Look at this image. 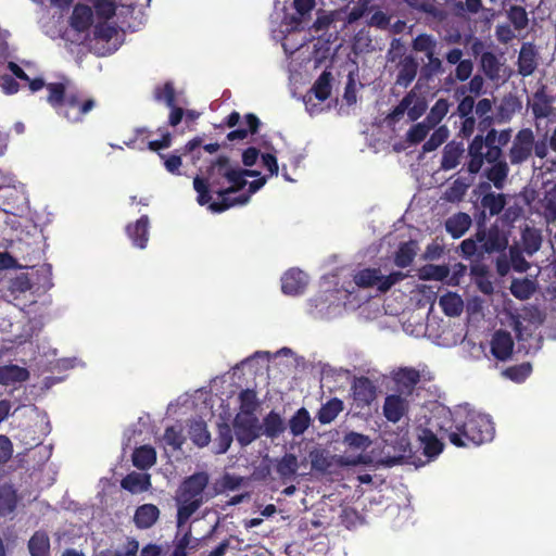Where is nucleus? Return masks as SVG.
I'll return each instance as SVG.
<instances>
[{"label":"nucleus","instance_id":"47","mask_svg":"<svg viewBox=\"0 0 556 556\" xmlns=\"http://www.w3.org/2000/svg\"><path fill=\"white\" fill-rule=\"evenodd\" d=\"M182 149H176L170 154H160L165 169L173 175H180V167L182 165Z\"/></svg>","mask_w":556,"mask_h":556},{"label":"nucleus","instance_id":"58","mask_svg":"<svg viewBox=\"0 0 556 556\" xmlns=\"http://www.w3.org/2000/svg\"><path fill=\"white\" fill-rule=\"evenodd\" d=\"M428 63L422 67L421 73L426 78H430L433 75L442 74L444 72L442 61L435 56V51L426 54Z\"/></svg>","mask_w":556,"mask_h":556},{"label":"nucleus","instance_id":"30","mask_svg":"<svg viewBox=\"0 0 556 556\" xmlns=\"http://www.w3.org/2000/svg\"><path fill=\"white\" fill-rule=\"evenodd\" d=\"M131 458L135 467L140 470H146L155 464L156 452L150 445H142L135 448Z\"/></svg>","mask_w":556,"mask_h":556},{"label":"nucleus","instance_id":"46","mask_svg":"<svg viewBox=\"0 0 556 556\" xmlns=\"http://www.w3.org/2000/svg\"><path fill=\"white\" fill-rule=\"evenodd\" d=\"M343 444L353 451H366L371 445L368 435L350 431L343 437Z\"/></svg>","mask_w":556,"mask_h":556},{"label":"nucleus","instance_id":"1","mask_svg":"<svg viewBox=\"0 0 556 556\" xmlns=\"http://www.w3.org/2000/svg\"><path fill=\"white\" fill-rule=\"evenodd\" d=\"M431 425L456 447L481 445L492 441L495 433L489 416L466 409L441 407L434 412Z\"/></svg>","mask_w":556,"mask_h":556},{"label":"nucleus","instance_id":"17","mask_svg":"<svg viewBox=\"0 0 556 556\" xmlns=\"http://www.w3.org/2000/svg\"><path fill=\"white\" fill-rule=\"evenodd\" d=\"M483 148L485 146L481 134L475 136L468 146L469 161L467 163V170L471 175L478 174L483 166L485 154L483 153Z\"/></svg>","mask_w":556,"mask_h":556},{"label":"nucleus","instance_id":"40","mask_svg":"<svg viewBox=\"0 0 556 556\" xmlns=\"http://www.w3.org/2000/svg\"><path fill=\"white\" fill-rule=\"evenodd\" d=\"M416 100V93L412 90L407 92L400 103L393 108V110L386 116V122L388 125H393L397 123L405 113H407V109L410 104Z\"/></svg>","mask_w":556,"mask_h":556},{"label":"nucleus","instance_id":"24","mask_svg":"<svg viewBox=\"0 0 556 556\" xmlns=\"http://www.w3.org/2000/svg\"><path fill=\"white\" fill-rule=\"evenodd\" d=\"M471 217L467 213L458 212L445 222L446 231L455 239L463 237L471 226Z\"/></svg>","mask_w":556,"mask_h":556},{"label":"nucleus","instance_id":"34","mask_svg":"<svg viewBox=\"0 0 556 556\" xmlns=\"http://www.w3.org/2000/svg\"><path fill=\"white\" fill-rule=\"evenodd\" d=\"M506 205V195L504 193L486 192L481 198V206L488 211L490 216H496L502 213Z\"/></svg>","mask_w":556,"mask_h":556},{"label":"nucleus","instance_id":"6","mask_svg":"<svg viewBox=\"0 0 556 556\" xmlns=\"http://www.w3.org/2000/svg\"><path fill=\"white\" fill-rule=\"evenodd\" d=\"M510 230L501 227L495 220L489 228L485 227V212H481L478 219L476 238L480 243V254H493L505 252L508 248Z\"/></svg>","mask_w":556,"mask_h":556},{"label":"nucleus","instance_id":"41","mask_svg":"<svg viewBox=\"0 0 556 556\" xmlns=\"http://www.w3.org/2000/svg\"><path fill=\"white\" fill-rule=\"evenodd\" d=\"M480 11L491 12V9H484L482 0L454 1L453 12L458 17H465L466 14H477Z\"/></svg>","mask_w":556,"mask_h":556},{"label":"nucleus","instance_id":"44","mask_svg":"<svg viewBox=\"0 0 556 556\" xmlns=\"http://www.w3.org/2000/svg\"><path fill=\"white\" fill-rule=\"evenodd\" d=\"M450 103L446 99H439L430 109V112L425 118V122L432 128L435 127L447 114Z\"/></svg>","mask_w":556,"mask_h":556},{"label":"nucleus","instance_id":"61","mask_svg":"<svg viewBox=\"0 0 556 556\" xmlns=\"http://www.w3.org/2000/svg\"><path fill=\"white\" fill-rule=\"evenodd\" d=\"M406 278V275L402 271H393L388 276H382L380 274L378 290L380 292L389 291L395 283L402 281Z\"/></svg>","mask_w":556,"mask_h":556},{"label":"nucleus","instance_id":"55","mask_svg":"<svg viewBox=\"0 0 556 556\" xmlns=\"http://www.w3.org/2000/svg\"><path fill=\"white\" fill-rule=\"evenodd\" d=\"M202 143V137L197 136L189 140L184 147H181L184 155L190 156L192 165H197L201 159Z\"/></svg>","mask_w":556,"mask_h":556},{"label":"nucleus","instance_id":"39","mask_svg":"<svg viewBox=\"0 0 556 556\" xmlns=\"http://www.w3.org/2000/svg\"><path fill=\"white\" fill-rule=\"evenodd\" d=\"M331 73L324 71L314 83L311 91L319 101L327 100L331 94Z\"/></svg>","mask_w":556,"mask_h":556},{"label":"nucleus","instance_id":"21","mask_svg":"<svg viewBox=\"0 0 556 556\" xmlns=\"http://www.w3.org/2000/svg\"><path fill=\"white\" fill-rule=\"evenodd\" d=\"M121 486L132 494L141 493L151 486V477L149 473L132 471L122 479Z\"/></svg>","mask_w":556,"mask_h":556},{"label":"nucleus","instance_id":"20","mask_svg":"<svg viewBox=\"0 0 556 556\" xmlns=\"http://www.w3.org/2000/svg\"><path fill=\"white\" fill-rule=\"evenodd\" d=\"M418 62L413 55H405L399 64L396 84L401 87H408L416 78Z\"/></svg>","mask_w":556,"mask_h":556},{"label":"nucleus","instance_id":"56","mask_svg":"<svg viewBox=\"0 0 556 556\" xmlns=\"http://www.w3.org/2000/svg\"><path fill=\"white\" fill-rule=\"evenodd\" d=\"M309 458L312 468L320 472H326L332 465L325 451L314 450L309 453Z\"/></svg>","mask_w":556,"mask_h":556},{"label":"nucleus","instance_id":"7","mask_svg":"<svg viewBox=\"0 0 556 556\" xmlns=\"http://www.w3.org/2000/svg\"><path fill=\"white\" fill-rule=\"evenodd\" d=\"M381 439L388 464L395 465L402 463L403 459H413L407 426L397 427L396 430L386 428L381 432ZM410 463L415 464V460H410Z\"/></svg>","mask_w":556,"mask_h":556},{"label":"nucleus","instance_id":"27","mask_svg":"<svg viewBox=\"0 0 556 556\" xmlns=\"http://www.w3.org/2000/svg\"><path fill=\"white\" fill-rule=\"evenodd\" d=\"M464 153L462 142H448L442 152L441 169L451 170L459 164L460 156Z\"/></svg>","mask_w":556,"mask_h":556},{"label":"nucleus","instance_id":"50","mask_svg":"<svg viewBox=\"0 0 556 556\" xmlns=\"http://www.w3.org/2000/svg\"><path fill=\"white\" fill-rule=\"evenodd\" d=\"M432 127L425 121L414 124L406 134V141L415 146L424 141Z\"/></svg>","mask_w":556,"mask_h":556},{"label":"nucleus","instance_id":"33","mask_svg":"<svg viewBox=\"0 0 556 556\" xmlns=\"http://www.w3.org/2000/svg\"><path fill=\"white\" fill-rule=\"evenodd\" d=\"M30 556H49L50 540L48 534L42 531H36L28 541Z\"/></svg>","mask_w":556,"mask_h":556},{"label":"nucleus","instance_id":"63","mask_svg":"<svg viewBox=\"0 0 556 556\" xmlns=\"http://www.w3.org/2000/svg\"><path fill=\"white\" fill-rule=\"evenodd\" d=\"M165 442L170 445L174 450H178L185 442V438L181 434V430L174 426L167 427L164 433Z\"/></svg>","mask_w":556,"mask_h":556},{"label":"nucleus","instance_id":"60","mask_svg":"<svg viewBox=\"0 0 556 556\" xmlns=\"http://www.w3.org/2000/svg\"><path fill=\"white\" fill-rule=\"evenodd\" d=\"M191 530H187L180 538L176 536L175 547L170 556H187V549L195 548L197 544L190 546Z\"/></svg>","mask_w":556,"mask_h":556},{"label":"nucleus","instance_id":"37","mask_svg":"<svg viewBox=\"0 0 556 556\" xmlns=\"http://www.w3.org/2000/svg\"><path fill=\"white\" fill-rule=\"evenodd\" d=\"M508 174L509 166L506 162H495L485 170V177L498 190L504 188Z\"/></svg>","mask_w":556,"mask_h":556},{"label":"nucleus","instance_id":"53","mask_svg":"<svg viewBox=\"0 0 556 556\" xmlns=\"http://www.w3.org/2000/svg\"><path fill=\"white\" fill-rule=\"evenodd\" d=\"M508 18L514 25L515 29L521 30L527 27L529 23L527 11L523 7L511 5L508 10Z\"/></svg>","mask_w":556,"mask_h":556},{"label":"nucleus","instance_id":"48","mask_svg":"<svg viewBox=\"0 0 556 556\" xmlns=\"http://www.w3.org/2000/svg\"><path fill=\"white\" fill-rule=\"evenodd\" d=\"M315 0H293V8L299 17H293L295 28H304L302 23L309 17L312 10L315 7Z\"/></svg>","mask_w":556,"mask_h":556},{"label":"nucleus","instance_id":"49","mask_svg":"<svg viewBox=\"0 0 556 556\" xmlns=\"http://www.w3.org/2000/svg\"><path fill=\"white\" fill-rule=\"evenodd\" d=\"M448 138V129L446 126L438 127L430 136V138L424 143L422 151L425 153L437 150L443 144Z\"/></svg>","mask_w":556,"mask_h":556},{"label":"nucleus","instance_id":"43","mask_svg":"<svg viewBox=\"0 0 556 556\" xmlns=\"http://www.w3.org/2000/svg\"><path fill=\"white\" fill-rule=\"evenodd\" d=\"M233 440L232 429L226 422L218 424L216 438V453L224 454L228 451Z\"/></svg>","mask_w":556,"mask_h":556},{"label":"nucleus","instance_id":"28","mask_svg":"<svg viewBox=\"0 0 556 556\" xmlns=\"http://www.w3.org/2000/svg\"><path fill=\"white\" fill-rule=\"evenodd\" d=\"M417 254V242L409 240L400 243L395 251L393 262L400 268H406L414 262Z\"/></svg>","mask_w":556,"mask_h":556},{"label":"nucleus","instance_id":"19","mask_svg":"<svg viewBox=\"0 0 556 556\" xmlns=\"http://www.w3.org/2000/svg\"><path fill=\"white\" fill-rule=\"evenodd\" d=\"M21 500L17 490L13 484H0V517H7L12 514Z\"/></svg>","mask_w":556,"mask_h":556},{"label":"nucleus","instance_id":"52","mask_svg":"<svg viewBox=\"0 0 556 556\" xmlns=\"http://www.w3.org/2000/svg\"><path fill=\"white\" fill-rule=\"evenodd\" d=\"M523 252L517 244L509 247L510 265L515 271L525 273L530 267V264L522 254Z\"/></svg>","mask_w":556,"mask_h":556},{"label":"nucleus","instance_id":"12","mask_svg":"<svg viewBox=\"0 0 556 556\" xmlns=\"http://www.w3.org/2000/svg\"><path fill=\"white\" fill-rule=\"evenodd\" d=\"M353 399L357 407L369 406L377 397V388L367 377L355 378L352 384Z\"/></svg>","mask_w":556,"mask_h":556},{"label":"nucleus","instance_id":"14","mask_svg":"<svg viewBox=\"0 0 556 556\" xmlns=\"http://www.w3.org/2000/svg\"><path fill=\"white\" fill-rule=\"evenodd\" d=\"M30 377L29 370L15 364L0 366V386L16 389Z\"/></svg>","mask_w":556,"mask_h":556},{"label":"nucleus","instance_id":"11","mask_svg":"<svg viewBox=\"0 0 556 556\" xmlns=\"http://www.w3.org/2000/svg\"><path fill=\"white\" fill-rule=\"evenodd\" d=\"M533 153V131L530 128L520 129L513 141L508 156L513 165H520Z\"/></svg>","mask_w":556,"mask_h":556},{"label":"nucleus","instance_id":"36","mask_svg":"<svg viewBox=\"0 0 556 556\" xmlns=\"http://www.w3.org/2000/svg\"><path fill=\"white\" fill-rule=\"evenodd\" d=\"M536 283L530 278L513 279L510 285V293L518 300H528L535 292Z\"/></svg>","mask_w":556,"mask_h":556},{"label":"nucleus","instance_id":"9","mask_svg":"<svg viewBox=\"0 0 556 556\" xmlns=\"http://www.w3.org/2000/svg\"><path fill=\"white\" fill-rule=\"evenodd\" d=\"M232 426L236 439L241 446H247L261 437L262 427L257 417L251 412L237 414Z\"/></svg>","mask_w":556,"mask_h":556},{"label":"nucleus","instance_id":"31","mask_svg":"<svg viewBox=\"0 0 556 556\" xmlns=\"http://www.w3.org/2000/svg\"><path fill=\"white\" fill-rule=\"evenodd\" d=\"M343 408V402L338 397H332L321 405L317 413V419L321 425L330 424L337 418Z\"/></svg>","mask_w":556,"mask_h":556},{"label":"nucleus","instance_id":"51","mask_svg":"<svg viewBox=\"0 0 556 556\" xmlns=\"http://www.w3.org/2000/svg\"><path fill=\"white\" fill-rule=\"evenodd\" d=\"M481 67L489 78L494 79L498 76L500 63L494 53L486 51L481 54Z\"/></svg>","mask_w":556,"mask_h":556},{"label":"nucleus","instance_id":"35","mask_svg":"<svg viewBox=\"0 0 556 556\" xmlns=\"http://www.w3.org/2000/svg\"><path fill=\"white\" fill-rule=\"evenodd\" d=\"M299 469L298 457L292 453H286L277 460L276 471L282 480L292 479Z\"/></svg>","mask_w":556,"mask_h":556},{"label":"nucleus","instance_id":"16","mask_svg":"<svg viewBox=\"0 0 556 556\" xmlns=\"http://www.w3.org/2000/svg\"><path fill=\"white\" fill-rule=\"evenodd\" d=\"M382 410L388 421L396 424L408 412V402L399 394H390L384 399Z\"/></svg>","mask_w":556,"mask_h":556},{"label":"nucleus","instance_id":"29","mask_svg":"<svg viewBox=\"0 0 556 556\" xmlns=\"http://www.w3.org/2000/svg\"><path fill=\"white\" fill-rule=\"evenodd\" d=\"M439 305L443 313L448 317H458L464 309V301L455 292H447L439 300Z\"/></svg>","mask_w":556,"mask_h":556},{"label":"nucleus","instance_id":"26","mask_svg":"<svg viewBox=\"0 0 556 556\" xmlns=\"http://www.w3.org/2000/svg\"><path fill=\"white\" fill-rule=\"evenodd\" d=\"M261 435L270 439L278 438L286 430V425L281 416L275 410H270L264 418L261 425Z\"/></svg>","mask_w":556,"mask_h":556},{"label":"nucleus","instance_id":"5","mask_svg":"<svg viewBox=\"0 0 556 556\" xmlns=\"http://www.w3.org/2000/svg\"><path fill=\"white\" fill-rule=\"evenodd\" d=\"M232 163L226 155H219L210 163L203 175L193 178V188L198 193L197 201L200 205L212 203V192L217 194L219 189L225 188Z\"/></svg>","mask_w":556,"mask_h":556},{"label":"nucleus","instance_id":"25","mask_svg":"<svg viewBox=\"0 0 556 556\" xmlns=\"http://www.w3.org/2000/svg\"><path fill=\"white\" fill-rule=\"evenodd\" d=\"M542 241L543 238L540 229L529 225H525V227L521 229L522 250L529 256L533 255L540 250Z\"/></svg>","mask_w":556,"mask_h":556},{"label":"nucleus","instance_id":"4","mask_svg":"<svg viewBox=\"0 0 556 556\" xmlns=\"http://www.w3.org/2000/svg\"><path fill=\"white\" fill-rule=\"evenodd\" d=\"M530 350H481L488 359L489 368L500 369L501 376L515 383L525 382L532 374V364L521 361V355H527Z\"/></svg>","mask_w":556,"mask_h":556},{"label":"nucleus","instance_id":"62","mask_svg":"<svg viewBox=\"0 0 556 556\" xmlns=\"http://www.w3.org/2000/svg\"><path fill=\"white\" fill-rule=\"evenodd\" d=\"M420 380L419 371L413 368L403 369L397 374L396 381L405 388L415 387Z\"/></svg>","mask_w":556,"mask_h":556},{"label":"nucleus","instance_id":"13","mask_svg":"<svg viewBox=\"0 0 556 556\" xmlns=\"http://www.w3.org/2000/svg\"><path fill=\"white\" fill-rule=\"evenodd\" d=\"M306 286L307 276L299 268H291L281 277V291L287 295H299Z\"/></svg>","mask_w":556,"mask_h":556},{"label":"nucleus","instance_id":"42","mask_svg":"<svg viewBox=\"0 0 556 556\" xmlns=\"http://www.w3.org/2000/svg\"><path fill=\"white\" fill-rule=\"evenodd\" d=\"M380 269L379 268H365L357 271L354 277V283L359 288H371L379 285Z\"/></svg>","mask_w":556,"mask_h":556},{"label":"nucleus","instance_id":"64","mask_svg":"<svg viewBox=\"0 0 556 556\" xmlns=\"http://www.w3.org/2000/svg\"><path fill=\"white\" fill-rule=\"evenodd\" d=\"M521 212L522 210L518 205L509 206L504 211V214L496 220H498V224L505 225L506 229L510 230L513 224L520 217Z\"/></svg>","mask_w":556,"mask_h":556},{"label":"nucleus","instance_id":"15","mask_svg":"<svg viewBox=\"0 0 556 556\" xmlns=\"http://www.w3.org/2000/svg\"><path fill=\"white\" fill-rule=\"evenodd\" d=\"M150 220L148 215H142L135 223H129L126 228V235L131 240L132 245L138 249H144L149 241Z\"/></svg>","mask_w":556,"mask_h":556},{"label":"nucleus","instance_id":"23","mask_svg":"<svg viewBox=\"0 0 556 556\" xmlns=\"http://www.w3.org/2000/svg\"><path fill=\"white\" fill-rule=\"evenodd\" d=\"M536 51L531 43L523 45L518 55V73L523 76H530L534 73L536 62Z\"/></svg>","mask_w":556,"mask_h":556},{"label":"nucleus","instance_id":"22","mask_svg":"<svg viewBox=\"0 0 556 556\" xmlns=\"http://www.w3.org/2000/svg\"><path fill=\"white\" fill-rule=\"evenodd\" d=\"M93 23V12L87 4L78 3L74 7L71 16V26L79 31H86L90 28Z\"/></svg>","mask_w":556,"mask_h":556},{"label":"nucleus","instance_id":"59","mask_svg":"<svg viewBox=\"0 0 556 556\" xmlns=\"http://www.w3.org/2000/svg\"><path fill=\"white\" fill-rule=\"evenodd\" d=\"M437 42L430 35L421 34L413 40V49L418 52H425L426 54L434 52Z\"/></svg>","mask_w":556,"mask_h":556},{"label":"nucleus","instance_id":"10","mask_svg":"<svg viewBox=\"0 0 556 556\" xmlns=\"http://www.w3.org/2000/svg\"><path fill=\"white\" fill-rule=\"evenodd\" d=\"M434 418V414L427 421V426H418L417 431V441L419 442V446L422 448V454L431 460L438 457L443 448L444 444L441 441L443 438L441 433L431 425L432 419Z\"/></svg>","mask_w":556,"mask_h":556},{"label":"nucleus","instance_id":"2","mask_svg":"<svg viewBox=\"0 0 556 556\" xmlns=\"http://www.w3.org/2000/svg\"><path fill=\"white\" fill-rule=\"evenodd\" d=\"M47 102L55 113L71 124L83 123L97 102L78 89H67L66 81L49 83L47 85Z\"/></svg>","mask_w":556,"mask_h":556},{"label":"nucleus","instance_id":"38","mask_svg":"<svg viewBox=\"0 0 556 556\" xmlns=\"http://www.w3.org/2000/svg\"><path fill=\"white\" fill-rule=\"evenodd\" d=\"M450 268L446 265L427 264L419 268L418 277L420 280L442 281L448 277Z\"/></svg>","mask_w":556,"mask_h":556},{"label":"nucleus","instance_id":"54","mask_svg":"<svg viewBox=\"0 0 556 556\" xmlns=\"http://www.w3.org/2000/svg\"><path fill=\"white\" fill-rule=\"evenodd\" d=\"M154 99L164 101L167 106H174L176 103V91L172 81L165 83L162 87L154 89Z\"/></svg>","mask_w":556,"mask_h":556},{"label":"nucleus","instance_id":"8","mask_svg":"<svg viewBox=\"0 0 556 556\" xmlns=\"http://www.w3.org/2000/svg\"><path fill=\"white\" fill-rule=\"evenodd\" d=\"M227 182L230 184L229 187H225L224 189H219V191H217V195L220 198V200L210 203V210L214 213L225 212L235 205L245 204L250 200V194H241L236 198L229 197V194L242 190L248 184L241 172V167L238 165H232Z\"/></svg>","mask_w":556,"mask_h":556},{"label":"nucleus","instance_id":"57","mask_svg":"<svg viewBox=\"0 0 556 556\" xmlns=\"http://www.w3.org/2000/svg\"><path fill=\"white\" fill-rule=\"evenodd\" d=\"M535 118L547 117L551 112V105L542 92L534 94V102L531 105Z\"/></svg>","mask_w":556,"mask_h":556},{"label":"nucleus","instance_id":"3","mask_svg":"<svg viewBox=\"0 0 556 556\" xmlns=\"http://www.w3.org/2000/svg\"><path fill=\"white\" fill-rule=\"evenodd\" d=\"M208 483V473L198 471L185 478L179 484L175 496L177 503V526L179 528L186 525L191 516L207 501L205 489Z\"/></svg>","mask_w":556,"mask_h":556},{"label":"nucleus","instance_id":"18","mask_svg":"<svg viewBox=\"0 0 556 556\" xmlns=\"http://www.w3.org/2000/svg\"><path fill=\"white\" fill-rule=\"evenodd\" d=\"M160 518V509L154 504H143L137 507L134 523L138 529H150Z\"/></svg>","mask_w":556,"mask_h":556},{"label":"nucleus","instance_id":"45","mask_svg":"<svg viewBox=\"0 0 556 556\" xmlns=\"http://www.w3.org/2000/svg\"><path fill=\"white\" fill-rule=\"evenodd\" d=\"M190 439L199 447L206 446L211 441V434L204 421H195L190 426Z\"/></svg>","mask_w":556,"mask_h":556},{"label":"nucleus","instance_id":"32","mask_svg":"<svg viewBox=\"0 0 556 556\" xmlns=\"http://www.w3.org/2000/svg\"><path fill=\"white\" fill-rule=\"evenodd\" d=\"M312 419L305 407L299 408L289 419V429L293 437L302 435L311 426Z\"/></svg>","mask_w":556,"mask_h":556}]
</instances>
